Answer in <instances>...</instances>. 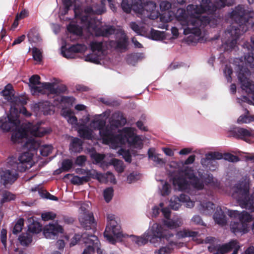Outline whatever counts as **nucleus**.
Instances as JSON below:
<instances>
[{"mask_svg": "<svg viewBox=\"0 0 254 254\" xmlns=\"http://www.w3.org/2000/svg\"><path fill=\"white\" fill-rule=\"evenodd\" d=\"M245 113L247 115L240 116L238 119L237 123L238 124H247L252 121H254V117H251L248 115L249 113L248 110L245 109Z\"/></svg>", "mask_w": 254, "mask_h": 254, "instance_id": "a18cd8bd", "label": "nucleus"}, {"mask_svg": "<svg viewBox=\"0 0 254 254\" xmlns=\"http://www.w3.org/2000/svg\"><path fill=\"white\" fill-rule=\"evenodd\" d=\"M163 206V203L159 204L161 212L165 218L162 221L164 225L170 229H175L181 227L183 224L182 218L177 217L170 219L171 211L170 209L168 207H164Z\"/></svg>", "mask_w": 254, "mask_h": 254, "instance_id": "a211bd4d", "label": "nucleus"}, {"mask_svg": "<svg viewBox=\"0 0 254 254\" xmlns=\"http://www.w3.org/2000/svg\"><path fill=\"white\" fill-rule=\"evenodd\" d=\"M194 160L195 155H192L189 156L184 163L171 162L170 165L171 167H178L174 171V173L177 172L178 174L172 178L175 189L187 191L192 195H195L197 190L204 188L202 180L195 176L191 168L185 166L192 164Z\"/></svg>", "mask_w": 254, "mask_h": 254, "instance_id": "20e7f679", "label": "nucleus"}, {"mask_svg": "<svg viewBox=\"0 0 254 254\" xmlns=\"http://www.w3.org/2000/svg\"><path fill=\"white\" fill-rule=\"evenodd\" d=\"M111 164H112L116 170L119 173H122L124 171L125 169V166L122 161L114 159L111 161Z\"/></svg>", "mask_w": 254, "mask_h": 254, "instance_id": "49530a36", "label": "nucleus"}, {"mask_svg": "<svg viewBox=\"0 0 254 254\" xmlns=\"http://www.w3.org/2000/svg\"><path fill=\"white\" fill-rule=\"evenodd\" d=\"M228 215L232 218H238L239 222L232 221L230 229L234 233H246L249 230L248 223L252 221V216L248 212L244 211L240 213L237 210H228Z\"/></svg>", "mask_w": 254, "mask_h": 254, "instance_id": "ddd939ff", "label": "nucleus"}, {"mask_svg": "<svg viewBox=\"0 0 254 254\" xmlns=\"http://www.w3.org/2000/svg\"><path fill=\"white\" fill-rule=\"evenodd\" d=\"M184 203L186 206L189 208L194 206V202L190 199L189 196L185 194H181L180 197L173 196L170 201V206L174 210H178L181 203Z\"/></svg>", "mask_w": 254, "mask_h": 254, "instance_id": "412c9836", "label": "nucleus"}, {"mask_svg": "<svg viewBox=\"0 0 254 254\" xmlns=\"http://www.w3.org/2000/svg\"><path fill=\"white\" fill-rule=\"evenodd\" d=\"M63 233V227L58 223H50L43 229V234L47 239H54L57 235Z\"/></svg>", "mask_w": 254, "mask_h": 254, "instance_id": "b1692460", "label": "nucleus"}, {"mask_svg": "<svg viewBox=\"0 0 254 254\" xmlns=\"http://www.w3.org/2000/svg\"><path fill=\"white\" fill-rule=\"evenodd\" d=\"M40 77L38 75H33L29 79V87L32 95L39 94L50 93L57 94L61 92V88L65 89L63 86H59L54 83L44 82L40 81Z\"/></svg>", "mask_w": 254, "mask_h": 254, "instance_id": "f8f14e48", "label": "nucleus"}, {"mask_svg": "<svg viewBox=\"0 0 254 254\" xmlns=\"http://www.w3.org/2000/svg\"><path fill=\"white\" fill-rule=\"evenodd\" d=\"M230 16L234 22L225 32V37L222 39L225 50L236 46L239 36L247 31L251 24V19L254 17V11L246 10L243 6L238 5L232 11Z\"/></svg>", "mask_w": 254, "mask_h": 254, "instance_id": "7ed1b4c3", "label": "nucleus"}, {"mask_svg": "<svg viewBox=\"0 0 254 254\" xmlns=\"http://www.w3.org/2000/svg\"><path fill=\"white\" fill-rule=\"evenodd\" d=\"M139 178V176L134 173H130L127 177V182L129 184L134 182Z\"/></svg>", "mask_w": 254, "mask_h": 254, "instance_id": "338daca9", "label": "nucleus"}, {"mask_svg": "<svg viewBox=\"0 0 254 254\" xmlns=\"http://www.w3.org/2000/svg\"><path fill=\"white\" fill-rule=\"evenodd\" d=\"M86 157L84 155H80L77 157L75 160L76 165L79 166H83L86 161Z\"/></svg>", "mask_w": 254, "mask_h": 254, "instance_id": "0e129e2a", "label": "nucleus"}, {"mask_svg": "<svg viewBox=\"0 0 254 254\" xmlns=\"http://www.w3.org/2000/svg\"><path fill=\"white\" fill-rule=\"evenodd\" d=\"M198 233L195 231H190L189 229H183L177 232L176 236L178 239H182L186 237H192L193 239L197 237Z\"/></svg>", "mask_w": 254, "mask_h": 254, "instance_id": "e433bc0d", "label": "nucleus"}, {"mask_svg": "<svg viewBox=\"0 0 254 254\" xmlns=\"http://www.w3.org/2000/svg\"><path fill=\"white\" fill-rule=\"evenodd\" d=\"M139 3L142 6V11L141 13H138V16L143 15L144 17H148L152 19L158 16V12L156 11V4L155 2L149 1L143 5L140 0Z\"/></svg>", "mask_w": 254, "mask_h": 254, "instance_id": "393cba45", "label": "nucleus"}, {"mask_svg": "<svg viewBox=\"0 0 254 254\" xmlns=\"http://www.w3.org/2000/svg\"><path fill=\"white\" fill-rule=\"evenodd\" d=\"M73 166V162L70 159H65L62 162V169L64 171L69 170Z\"/></svg>", "mask_w": 254, "mask_h": 254, "instance_id": "4d7b16f0", "label": "nucleus"}, {"mask_svg": "<svg viewBox=\"0 0 254 254\" xmlns=\"http://www.w3.org/2000/svg\"><path fill=\"white\" fill-rule=\"evenodd\" d=\"M80 239L84 243L88 245L87 247L84 250L82 254H93L94 249L98 247L99 241L96 236L93 235H87L85 233L82 234L81 236L76 234L73 237L70 244V246L75 245L77 242Z\"/></svg>", "mask_w": 254, "mask_h": 254, "instance_id": "2eb2a0df", "label": "nucleus"}, {"mask_svg": "<svg viewBox=\"0 0 254 254\" xmlns=\"http://www.w3.org/2000/svg\"><path fill=\"white\" fill-rule=\"evenodd\" d=\"M104 235L108 242L112 244H115L117 241L126 237L122 233L121 226L113 214L107 216V224Z\"/></svg>", "mask_w": 254, "mask_h": 254, "instance_id": "4468645a", "label": "nucleus"}, {"mask_svg": "<svg viewBox=\"0 0 254 254\" xmlns=\"http://www.w3.org/2000/svg\"><path fill=\"white\" fill-rule=\"evenodd\" d=\"M121 38L117 42V47L120 49H125L127 46V35L124 32H121Z\"/></svg>", "mask_w": 254, "mask_h": 254, "instance_id": "09e8293b", "label": "nucleus"}, {"mask_svg": "<svg viewBox=\"0 0 254 254\" xmlns=\"http://www.w3.org/2000/svg\"><path fill=\"white\" fill-rule=\"evenodd\" d=\"M41 217L44 221H49L55 219L56 217V215L52 212H47L42 213Z\"/></svg>", "mask_w": 254, "mask_h": 254, "instance_id": "bf43d9fd", "label": "nucleus"}, {"mask_svg": "<svg viewBox=\"0 0 254 254\" xmlns=\"http://www.w3.org/2000/svg\"><path fill=\"white\" fill-rule=\"evenodd\" d=\"M15 198V195L9 191H5L2 194V198L1 199V203H3L12 200Z\"/></svg>", "mask_w": 254, "mask_h": 254, "instance_id": "603ef678", "label": "nucleus"}, {"mask_svg": "<svg viewBox=\"0 0 254 254\" xmlns=\"http://www.w3.org/2000/svg\"><path fill=\"white\" fill-rule=\"evenodd\" d=\"M40 143V142H39ZM40 148V151L41 154L43 156H48L53 150V147L51 145H44L41 146H39Z\"/></svg>", "mask_w": 254, "mask_h": 254, "instance_id": "8fccbe9b", "label": "nucleus"}, {"mask_svg": "<svg viewBox=\"0 0 254 254\" xmlns=\"http://www.w3.org/2000/svg\"><path fill=\"white\" fill-rule=\"evenodd\" d=\"M79 221L81 225L86 230L95 227L96 223L92 213L79 215Z\"/></svg>", "mask_w": 254, "mask_h": 254, "instance_id": "cd10ccee", "label": "nucleus"}, {"mask_svg": "<svg viewBox=\"0 0 254 254\" xmlns=\"http://www.w3.org/2000/svg\"><path fill=\"white\" fill-rule=\"evenodd\" d=\"M222 158V155L218 152L208 153L205 155V158L201 159V163L203 166L208 167L209 170L214 171L218 165L216 160H220Z\"/></svg>", "mask_w": 254, "mask_h": 254, "instance_id": "aec40b11", "label": "nucleus"}, {"mask_svg": "<svg viewBox=\"0 0 254 254\" xmlns=\"http://www.w3.org/2000/svg\"><path fill=\"white\" fill-rule=\"evenodd\" d=\"M126 123V119L120 112L113 114L110 120L109 127L110 130H112L113 131V136L114 137L120 136V138L125 139V141L122 142L119 147L127 143L130 148L133 147L141 149L142 146V140L140 136L135 135L134 128L125 127L122 130L117 129L119 127L125 125Z\"/></svg>", "mask_w": 254, "mask_h": 254, "instance_id": "423d86ee", "label": "nucleus"}, {"mask_svg": "<svg viewBox=\"0 0 254 254\" xmlns=\"http://www.w3.org/2000/svg\"><path fill=\"white\" fill-rule=\"evenodd\" d=\"M42 225L37 222H34L29 225L28 230L30 232L37 234L42 230Z\"/></svg>", "mask_w": 254, "mask_h": 254, "instance_id": "de8ad7c7", "label": "nucleus"}, {"mask_svg": "<svg viewBox=\"0 0 254 254\" xmlns=\"http://www.w3.org/2000/svg\"><path fill=\"white\" fill-rule=\"evenodd\" d=\"M17 111L18 112L17 120L19 122V123H18L17 124L18 125V126H19V127H20V126L23 123L21 124L20 121L18 119L19 113H21L26 117H29L31 116V114L30 113H29L27 111L26 109L24 107H21L19 111H18V110L17 108H16L15 107H11L9 110L10 113L7 116L8 121L3 122L1 124V127L2 128V129H3L4 130H5L6 131H10L12 132V133L13 132V131L15 130V127H12V125H11L10 123V122H11V121L9 120V116H10L11 114H12L13 116H14L15 114Z\"/></svg>", "mask_w": 254, "mask_h": 254, "instance_id": "6ab92c4d", "label": "nucleus"}, {"mask_svg": "<svg viewBox=\"0 0 254 254\" xmlns=\"http://www.w3.org/2000/svg\"><path fill=\"white\" fill-rule=\"evenodd\" d=\"M76 203L77 205H80L79 208L80 211L79 215L90 213L88 210L90 207L89 203L88 202L82 203L81 201H78Z\"/></svg>", "mask_w": 254, "mask_h": 254, "instance_id": "3c124183", "label": "nucleus"}, {"mask_svg": "<svg viewBox=\"0 0 254 254\" xmlns=\"http://www.w3.org/2000/svg\"><path fill=\"white\" fill-rule=\"evenodd\" d=\"M148 153L149 158L153 161L157 165H162L164 164V161L159 157V154L155 153L153 149H149Z\"/></svg>", "mask_w": 254, "mask_h": 254, "instance_id": "58836bf2", "label": "nucleus"}, {"mask_svg": "<svg viewBox=\"0 0 254 254\" xmlns=\"http://www.w3.org/2000/svg\"><path fill=\"white\" fill-rule=\"evenodd\" d=\"M250 178L245 176L232 188V196L235 199L240 206L251 212L254 211V198L249 195Z\"/></svg>", "mask_w": 254, "mask_h": 254, "instance_id": "9d476101", "label": "nucleus"}, {"mask_svg": "<svg viewBox=\"0 0 254 254\" xmlns=\"http://www.w3.org/2000/svg\"><path fill=\"white\" fill-rule=\"evenodd\" d=\"M61 102L65 103L67 105H72L75 101V98L72 97H63L61 99Z\"/></svg>", "mask_w": 254, "mask_h": 254, "instance_id": "680f3d73", "label": "nucleus"}, {"mask_svg": "<svg viewBox=\"0 0 254 254\" xmlns=\"http://www.w3.org/2000/svg\"><path fill=\"white\" fill-rule=\"evenodd\" d=\"M119 155L123 156L125 161L127 162H130L131 161V155L128 150H126L123 148L120 149L118 151Z\"/></svg>", "mask_w": 254, "mask_h": 254, "instance_id": "5fc2aeb1", "label": "nucleus"}, {"mask_svg": "<svg viewBox=\"0 0 254 254\" xmlns=\"http://www.w3.org/2000/svg\"><path fill=\"white\" fill-rule=\"evenodd\" d=\"M113 196V189L112 188H108L104 191V197L107 202H109Z\"/></svg>", "mask_w": 254, "mask_h": 254, "instance_id": "864d4df0", "label": "nucleus"}, {"mask_svg": "<svg viewBox=\"0 0 254 254\" xmlns=\"http://www.w3.org/2000/svg\"><path fill=\"white\" fill-rule=\"evenodd\" d=\"M78 132L80 136L88 139H98V136H95L93 131L87 127H80L78 128Z\"/></svg>", "mask_w": 254, "mask_h": 254, "instance_id": "473e14b6", "label": "nucleus"}, {"mask_svg": "<svg viewBox=\"0 0 254 254\" xmlns=\"http://www.w3.org/2000/svg\"><path fill=\"white\" fill-rule=\"evenodd\" d=\"M95 179L100 182L103 183H111L112 184L116 183V180L115 176L111 172H108L106 174L99 173L97 172Z\"/></svg>", "mask_w": 254, "mask_h": 254, "instance_id": "7c9ffc66", "label": "nucleus"}, {"mask_svg": "<svg viewBox=\"0 0 254 254\" xmlns=\"http://www.w3.org/2000/svg\"><path fill=\"white\" fill-rule=\"evenodd\" d=\"M1 94L5 99L9 100L13 94V90L12 86L10 84L6 85L4 89L1 92Z\"/></svg>", "mask_w": 254, "mask_h": 254, "instance_id": "79ce46f5", "label": "nucleus"}, {"mask_svg": "<svg viewBox=\"0 0 254 254\" xmlns=\"http://www.w3.org/2000/svg\"><path fill=\"white\" fill-rule=\"evenodd\" d=\"M251 49L248 56L244 57V61H241V64L238 65V77L241 82V87L243 90H245L248 94H252L251 98L253 101L249 99L248 97H243V101L246 102L249 104L254 105V84L249 80L248 76L250 74L249 70L247 67L249 66L251 68H254V35L251 37Z\"/></svg>", "mask_w": 254, "mask_h": 254, "instance_id": "0eeeda50", "label": "nucleus"}, {"mask_svg": "<svg viewBox=\"0 0 254 254\" xmlns=\"http://www.w3.org/2000/svg\"><path fill=\"white\" fill-rule=\"evenodd\" d=\"M96 0H87V3L91 2L90 7L83 10L81 3L78 0H63L64 7L60 9L62 15L66 14L69 8L74 6V20L72 21L67 26L68 31L71 34L79 36L82 34L95 35L97 36H108L114 32L111 26H101V22L95 18L94 13L101 14L105 11V0L100 2L99 5L95 2Z\"/></svg>", "mask_w": 254, "mask_h": 254, "instance_id": "f03ea898", "label": "nucleus"}, {"mask_svg": "<svg viewBox=\"0 0 254 254\" xmlns=\"http://www.w3.org/2000/svg\"><path fill=\"white\" fill-rule=\"evenodd\" d=\"M236 245L235 242L230 241L229 243L220 246L216 253L213 254H226L231 251V246Z\"/></svg>", "mask_w": 254, "mask_h": 254, "instance_id": "4c0bfd02", "label": "nucleus"}, {"mask_svg": "<svg viewBox=\"0 0 254 254\" xmlns=\"http://www.w3.org/2000/svg\"><path fill=\"white\" fill-rule=\"evenodd\" d=\"M140 0H132V3L130 5L128 3L127 0H123L121 6L123 10L126 13H129L131 9L138 15V13L142 12V6L140 2Z\"/></svg>", "mask_w": 254, "mask_h": 254, "instance_id": "bb28decb", "label": "nucleus"}, {"mask_svg": "<svg viewBox=\"0 0 254 254\" xmlns=\"http://www.w3.org/2000/svg\"><path fill=\"white\" fill-rule=\"evenodd\" d=\"M62 115L66 119L68 123L75 127L77 125V120L75 116L73 115L71 111L64 109L62 111Z\"/></svg>", "mask_w": 254, "mask_h": 254, "instance_id": "f704fd0d", "label": "nucleus"}, {"mask_svg": "<svg viewBox=\"0 0 254 254\" xmlns=\"http://www.w3.org/2000/svg\"><path fill=\"white\" fill-rule=\"evenodd\" d=\"M236 133L239 138L246 141L249 143L254 142V130L239 128L237 129Z\"/></svg>", "mask_w": 254, "mask_h": 254, "instance_id": "c85d7f7f", "label": "nucleus"}, {"mask_svg": "<svg viewBox=\"0 0 254 254\" xmlns=\"http://www.w3.org/2000/svg\"><path fill=\"white\" fill-rule=\"evenodd\" d=\"M165 36L164 32L156 31L153 33V39L155 40H162Z\"/></svg>", "mask_w": 254, "mask_h": 254, "instance_id": "774afa93", "label": "nucleus"}, {"mask_svg": "<svg viewBox=\"0 0 254 254\" xmlns=\"http://www.w3.org/2000/svg\"><path fill=\"white\" fill-rule=\"evenodd\" d=\"M54 106L45 101L33 105V111L37 114L42 112L44 115H51L54 113Z\"/></svg>", "mask_w": 254, "mask_h": 254, "instance_id": "a878e982", "label": "nucleus"}, {"mask_svg": "<svg viewBox=\"0 0 254 254\" xmlns=\"http://www.w3.org/2000/svg\"><path fill=\"white\" fill-rule=\"evenodd\" d=\"M105 115L103 114L96 115L91 120L89 127L94 130H99L100 137L103 143L109 145L111 148L116 149L120 144L125 141V139L120 136L114 137L113 130H110L109 126H105Z\"/></svg>", "mask_w": 254, "mask_h": 254, "instance_id": "6e6552de", "label": "nucleus"}, {"mask_svg": "<svg viewBox=\"0 0 254 254\" xmlns=\"http://www.w3.org/2000/svg\"><path fill=\"white\" fill-rule=\"evenodd\" d=\"M173 236V234L168 230L164 229L163 227L157 223H154L140 237L131 236L133 241L139 246L146 244L148 241L151 243L155 244L159 241H161L163 239L167 241Z\"/></svg>", "mask_w": 254, "mask_h": 254, "instance_id": "1a4fd4ad", "label": "nucleus"}, {"mask_svg": "<svg viewBox=\"0 0 254 254\" xmlns=\"http://www.w3.org/2000/svg\"><path fill=\"white\" fill-rule=\"evenodd\" d=\"M159 192L163 195H168L171 192V187L170 185L165 181H161V186L159 187Z\"/></svg>", "mask_w": 254, "mask_h": 254, "instance_id": "ea45409f", "label": "nucleus"}, {"mask_svg": "<svg viewBox=\"0 0 254 254\" xmlns=\"http://www.w3.org/2000/svg\"><path fill=\"white\" fill-rule=\"evenodd\" d=\"M92 53L85 57V61L95 64H99L106 56L103 43L101 42L93 41L90 43Z\"/></svg>", "mask_w": 254, "mask_h": 254, "instance_id": "dca6fc26", "label": "nucleus"}, {"mask_svg": "<svg viewBox=\"0 0 254 254\" xmlns=\"http://www.w3.org/2000/svg\"><path fill=\"white\" fill-rule=\"evenodd\" d=\"M13 159H8L6 169L2 171L1 175V180L4 186L11 185L13 183L18 177L17 169Z\"/></svg>", "mask_w": 254, "mask_h": 254, "instance_id": "f3484780", "label": "nucleus"}, {"mask_svg": "<svg viewBox=\"0 0 254 254\" xmlns=\"http://www.w3.org/2000/svg\"><path fill=\"white\" fill-rule=\"evenodd\" d=\"M198 210L202 214L204 215H209L213 211L214 204L210 202L199 201V204L197 205Z\"/></svg>", "mask_w": 254, "mask_h": 254, "instance_id": "c756f323", "label": "nucleus"}, {"mask_svg": "<svg viewBox=\"0 0 254 254\" xmlns=\"http://www.w3.org/2000/svg\"><path fill=\"white\" fill-rule=\"evenodd\" d=\"M224 158L225 160L232 162H236L239 161V158L237 156L230 153L225 154Z\"/></svg>", "mask_w": 254, "mask_h": 254, "instance_id": "69168bd1", "label": "nucleus"}, {"mask_svg": "<svg viewBox=\"0 0 254 254\" xmlns=\"http://www.w3.org/2000/svg\"><path fill=\"white\" fill-rule=\"evenodd\" d=\"M23 226V221L22 220H18L14 226L13 229V233L14 234H17L18 233L20 232L22 230Z\"/></svg>", "mask_w": 254, "mask_h": 254, "instance_id": "052dcab7", "label": "nucleus"}, {"mask_svg": "<svg viewBox=\"0 0 254 254\" xmlns=\"http://www.w3.org/2000/svg\"><path fill=\"white\" fill-rule=\"evenodd\" d=\"M87 46L84 44H76L71 46L68 49L64 47L62 49V56L67 59H74L76 57V54L84 53L87 50Z\"/></svg>", "mask_w": 254, "mask_h": 254, "instance_id": "5701e85b", "label": "nucleus"}, {"mask_svg": "<svg viewBox=\"0 0 254 254\" xmlns=\"http://www.w3.org/2000/svg\"><path fill=\"white\" fill-rule=\"evenodd\" d=\"M19 240L21 245L27 246L32 242V237L30 234H22L19 236Z\"/></svg>", "mask_w": 254, "mask_h": 254, "instance_id": "c03bdc74", "label": "nucleus"}, {"mask_svg": "<svg viewBox=\"0 0 254 254\" xmlns=\"http://www.w3.org/2000/svg\"><path fill=\"white\" fill-rule=\"evenodd\" d=\"M39 146V141L34 139H29L26 141L23 145L24 152L19 156L18 158L19 162H16V159L13 157L9 159H13L14 163L12 164H15L16 168L18 171L23 172L26 169L30 168L34 164L32 160L33 156V152L38 148Z\"/></svg>", "mask_w": 254, "mask_h": 254, "instance_id": "9b49d317", "label": "nucleus"}, {"mask_svg": "<svg viewBox=\"0 0 254 254\" xmlns=\"http://www.w3.org/2000/svg\"><path fill=\"white\" fill-rule=\"evenodd\" d=\"M82 142L78 138H73L70 143L69 149L71 152H79L82 150Z\"/></svg>", "mask_w": 254, "mask_h": 254, "instance_id": "c9c22d12", "label": "nucleus"}, {"mask_svg": "<svg viewBox=\"0 0 254 254\" xmlns=\"http://www.w3.org/2000/svg\"><path fill=\"white\" fill-rule=\"evenodd\" d=\"M76 172L77 174L85 175V176H89V180L91 178L95 179L97 173L95 170H84L82 169H76Z\"/></svg>", "mask_w": 254, "mask_h": 254, "instance_id": "a19ab883", "label": "nucleus"}, {"mask_svg": "<svg viewBox=\"0 0 254 254\" xmlns=\"http://www.w3.org/2000/svg\"><path fill=\"white\" fill-rule=\"evenodd\" d=\"M215 222L218 225L223 226L226 224L225 216L220 207L216 208V211L213 215Z\"/></svg>", "mask_w": 254, "mask_h": 254, "instance_id": "72a5a7b5", "label": "nucleus"}, {"mask_svg": "<svg viewBox=\"0 0 254 254\" xmlns=\"http://www.w3.org/2000/svg\"><path fill=\"white\" fill-rule=\"evenodd\" d=\"M199 4H190L186 10L180 8L177 11L176 17L184 28L185 35H190L187 41L196 43L203 37L204 28L209 25L215 27L220 21V18L201 16L203 13L212 14L217 9L221 8L228 5L227 0H214V3L210 0H199Z\"/></svg>", "mask_w": 254, "mask_h": 254, "instance_id": "f257e3e1", "label": "nucleus"}, {"mask_svg": "<svg viewBox=\"0 0 254 254\" xmlns=\"http://www.w3.org/2000/svg\"><path fill=\"white\" fill-rule=\"evenodd\" d=\"M224 73L227 79L228 82H231L232 78L231 75L232 73V68L227 65L226 66L224 70Z\"/></svg>", "mask_w": 254, "mask_h": 254, "instance_id": "e2e57ef3", "label": "nucleus"}, {"mask_svg": "<svg viewBox=\"0 0 254 254\" xmlns=\"http://www.w3.org/2000/svg\"><path fill=\"white\" fill-rule=\"evenodd\" d=\"M32 56L34 60L37 62H40L42 60V53L40 50L36 48L32 49Z\"/></svg>", "mask_w": 254, "mask_h": 254, "instance_id": "13d9d810", "label": "nucleus"}, {"mask_svg": "<svg viewBox=\"0 0 254 254\" xmlns=\"http://www.w3.org/2000/svg\"><path fill=\"white\" fill-rule=\"evenodd\" d=\"M89 181V176H83L80 177L78 176H74L71 179V183L76 185H82Z\"/></svg>", "mask_w": 254, "mask_h": 254, "instance_id": "37998d69", "label": "nucleus"}, {"mask_svg": "<svg viewBox=\"0 0 254 254\" xmlns=\"http://www.w3.org/2000/svg\"><path fill=\"white\" fill-rule=\"evenodd\" d=\"M91 158L94 160L95 163H101L105 158L104 154H99L96 152L93 153L90 155Z\"/></svg>", "mask_w": 254, "mask_h": 254, "instance_id": "6e6d98bb", "label": "nucleus"}, {"mask_svg": "<svg viewBox=\"0 0 254 254\" xmlns=\"http://www.w3.org/2000/svg\"><path fill=\"white\" fill-rule=\"evenodd\" d=\"M17 111L14 116L11 114L9 116V120L11 121L10 123L12 125V127H15V130L11 135V141L14 143H22L27 141V137L29 134L36 137H42L52 131L50 127H42V122H39L34 125L30 123L23 124L19 127L17 124L19 123L17 120Z\"/></svg>", "mask_w": 254, "mask_h": 254, "instance_id": "39448f33", "label": "nucleus"}, {"mask_svg": "<svg viewBox=\"0 0 254 254\" xmlns=\"http://www.w3.org/2000/svg\"><path fill=\"white\" fill-rule=\"evenodd\" d=\"M160 7L162 11H164V12L160 15V18L161 21L168 22L172 21L174 17L179 21L176 17L177 11H176V13H174V12L170 10L171 7V3L170 2L167 1H163L160 4ZM179 9V8H178L177 11H178Z\"/></svg>", "mask_w": 254, "mask_h": 254, "instance_id": "4be33fe9", "label": "nucleus"}, {"mask_svg": "<svg viewBox=\"0 0 254 254\" xmlns=\"http://www.w3.org/2000/svg\"><path fill=\"white\" fill-rule=\"evenodd\" d=\"M184 243H182L181 245L177 246L176 243L172 242L164 247H161L159 249L156 250L154 251L155 254H171L173 252L174 247L180 248L183 247Z\"/></svg>", "mask_w": 254, "mask_h": 254, "instance_id": "2f4dec72", "label": "nucleus"}]
</instances>
